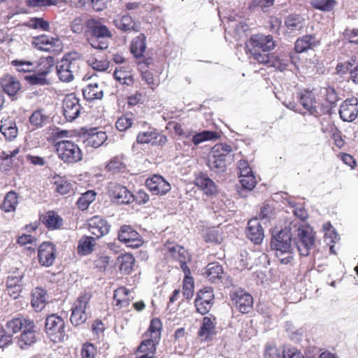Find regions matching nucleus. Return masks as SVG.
<instances>
[{"label": "nucleus", "instance_id": "obj_54", "mask_svg": "<svg viewBox=\"0 0 358 358\" xmlns=\"http://www.w3.org/2000/svg\"><path fill=\"white\" fill-rule=\"evenodd\" d=\"M203 238L206 242L220 243L222 238L217 229H208L203 234Z\"/></svg>", "mask_w": 358, "mask_h": 358}, {"label": "nucleus", "instance_id": "obj_3", "mask_svg": "<svg viewBox=\"0 0 358 358\" xmlns=\"http://www.w3.org/2000/svg\"><path fill=\"white\" fill-rule=\"evenodd\" d=\"M85 33L91 36L89 42L95 49L106 50L109 45V40L113 38V34L100 20L94 18L88 19L85 22Z\"/></svg>", "mask_w": 358, "mask_h": 358}, {"label": "nucleus", "instance_id": "obj_58", "mask_svg": "<svg viewBox=\"0 0 358 358\" xmlns=\"http://www.w3.org/2000/svg\"><path fill=\"white\" fill-rule=\"evenodd\" d=\"M322 229L324 232V237L330 238L331 242H336L339 239L338 234L335 231L330 222L324 223Z\"/></svg>", "mask_w": 358, "mask_h": 358}, {"label": "nucleus", "instance_id": "obj_27", "mask_svg": "<svg viewBox=\"0 0 358 358\" xmlns=\"http://www.w3.org/2000/svg\"><path fill=\"white\" fill-rule=\"evenodd\" d=\"M114 25L119 29L125 31H140V26L138 23L134 22L131 17L125 15L122 17L117 16L113 20Z\"/></svg>", "mask_w": 358, "mask_h": 358}, {"label": "nucleus", "instance_id": "obj_24", "mask_svg": "<svg viewBox=\"0 0 358 358\" xmlns=\"http://www.w3.org/2000/svg\"><path fill=\"white\" fill-rule=\"evenodd\" d=\"M220 137L218 133L212 131H203L199 133H196L192 138L189 134H187L185 136V139L182 143L185 145H191V143H193L195 145H197L206 141L215 140Z\"/></svg>", "mask_w": 358, "mask_h": 358}, {"label": "nucleus", "instance_id": "obj_35", "mask_svg": "<svg viewBox=\"0 0 358 358\" xmlns=\"http://www.w3.org/2000/svg\"><path fill=\"white\" fill-rule=\"evenodd\" d=\"M18 204V196L15 192H8L1 204V208L6 213L14 212Z\"/></svg>", "mask_w": 358, "mask_h": 358}, {"label": "nucleus", "instance_id": "obj_18", "mask_svg": "<svg viewBox=\"0 0 358 358\" xmlns=\"http://www.w3.org/2000/svg\"><path fill=\"white\" fill-rule=\"evenodd\" d=\"M87 226L89 231L96 239L107 234L110 227L107 221L99 216H94L90 219L87 221Z\"/></svg>", "mask_w": 358, "mask_h": 358}, {"label": "nucleus", "instance_id": "obj_51", "mask_svg": "<svg viewBox=\"0 0 358 358\" xmlns=\"http://www.w3.org/2000/svg\"><path fill=\"white\" fill-rule=\"evenodd\" d=\"M159 341L154 342V338L150 337L142 341L141 345L138 347V351L147 354H155L156 346Z\"/></svg>", "mask_w": 358, "mask_h": 358}, {"label": "nucleus", "instance_id": "obj_56", "mask_svg": "<svg viewBox=\"0 0 358 358\" xmlns=\"http://www.w3.org/2000/svg\"><path fill=\"white\" fill-rule=\"evenodd\" d=\"M47 118V116L43 115L41 110H36L30 116L29 122L32 125L41 127L45 124Z\"/></svg>", "mask_w": 358, "mask_h": 358}, {"label": "nucleus", "instance_id": "obj_38", "mask_svg": "<svg viewBox=\"0 0 358 358\" xmlns=\"http://www.w3.org/2000/svg\"><path fill=\"white\" fill-rule=\"evenodd\" d=\"M113 76L115 79L122 85L129 86L134 83V78L131 73L122 66L115 69Z\"/></svg>", "mask_w": 358, "mask_h": 358}, {"label": "nucleus", "instance_id": "obj_30", "mask_svg": "<svg viewBox=\"0 0 358 358\" xmlns=\"http://www.w3.org/2000/svg\"><path fill=\"white\" fill-rule=\"evenodd\" d=\"M215 318L212 315L206 316L203 318V322L198 335L204 339H208L215 334Z\"/></svg>", "mask_w": 358, "mask_h": 358}, {"label": "nucleus", "instance_id": "obj_46", "mask_svg": "<svg viewBox=\"0 0 358 358\" xmlns=\"http://www.w3.org/2000/svg\"><path fill=\"white\" fill-rule=\"evenodd\" d=\"M181 252L179 254V257L177 259V261L179 262L180 268L183 271L185 275H191V271L187 266V262H190L192 259L191 255L188 252V251L185 249H180Z\"/></svg>", "mask_w": 358, "mask_h": 358}, {"label": "nucleus", "instance_id": "obj_7", "mask_svg": "<svg viewBox=\"0 0 358 358\" xmlns=\"http://www.w3.org/2000/svg\"><path fill=\"white\" fill-rule=\"evenodd\" d=\"M45 331L54 343L61 342L66 337L65 324L62 317L52 314L46 317Z\"/></svg>", "mask_w": 358, "mask_h": 358}, {"label": "nucleus", "instance_id": "obj_33", "mask_svg": "<svg viewBox=\"0 0 358 358\" xmlns=\"http://www.w3.org/2000/svg\"><path fill=\"white\" fill-rule=\"evenodd\" d=\"M83 94L87 101L101 99L103 96L102 87L97 83L88 84L83 90Z\"/></svg>", "mask_w": 358, "mask_h": 358}, {"label": "nucleus", "instance_id": "obj_2", "mask_svg": "<svg viewBox=\"0 0 358 358\" xmlns=\"http://www.w3.org/2000/svg\"><path fill=\"white\" fill-rule=\"evenodd\" d=\"M275 47L271 35L255 34L245 42V50L248 59L259 64L268 61V52Z\"/></svg>", "mask_w": 358, "mask_h": 358}, {"label": "nucleus", "instance_id": "obj_42", "mask_svg": "<svg viewBox=\"0 0 358 358\" xmlns=\"http://www.w3.org/2000/svg\"><path fill=\"white\" fill-rule=\"evenodd\" d=\"M2 134L8 140L14 139L17 135V128L15 123L5 121L0 127Z\"/></svg>", "mask_w": 358, "mask_h": 358}, {"label": "nucleus", "instance_id": "obj_22", "mask_svg": "<svg viewBox=\"0 0 358 358\" xmlns=\"http://www.w3.org/2000/svg\"><path fill=\"white\" fill-rule=\"evenodd\" d=\"M299 103L310 115H315L317 112V101L315 93L311 90H304L298 94Z\"/></svg>", "mask_w": 358, "mask_h": 358}, {"label": "nucleus", "instance_id": "obj_62", "mask_svg": "<svg viewBox=\"0 0 358 358\" xmlns=\"http://www.w3.org/2000/svg\"><path fill=\"white\" fill-rule=\"evenodd\" d=\"M293 213L300 220H305L308 217V213L304 207L301 204L292 205Z\"/></svg>", "mask_w": 358, "mask_h": 358}, {"label": "nucleus", "instance_id": "obj_32", "mask_svg": "<svg viewBox=\"0 0 358 358\" xmlns=\"http://www.w3.org/2000/svg\"><path fill=\"white\" fill-rule=\"evenodd\" d=\"M131 52L136 58L142 57L146 50L145 36L143 34H140L134 38L131 43Z\"/></svg>", "mask_w": 358, "mask_h": 358}, {"label": "nucleus", "instance_id": "obj_37", "mask_svg": "<svg viewBox=\"0 0 358 358\" xmlns=\"http://www.w3.org/2000/svg\"><path fill=\"white\" fill-rule=\"evenodd\" d=\"M43 222L48 229L52 230L60 228L63 224V220L54 211L46 213Z\"/></svg>", "mask_w": 358, "mask_h": 358}, {"label": "nucleus", "instance_id": "obj_40", "mask_svg": "<svg viewBox=\"0 0 358 358\" xmlns=\"http://www.w3.org/2000/svg\"><path fill=\"white\" fill-rule=\"evenodd\" d=\"M120 270L124 274H129L131 272L134 265L135 259L132 255L127 253L118 258Z\"/></svg>", "mask_w": 358, "mask_h": 358}, {"label": "nucleus", "instance_id": "obj_5", "mask_svg": "<svg viewBox=\"0 0 358 358\" xmlns=\"http://www.w3.org/2000/svg\"><path fill=\"white\" fill-rule=\"evenodd\" d=\"M80 62L73 56L67 54L57 64V73L59 80L64 83H69L74 78L80 68Z\"/></svg>", "mask_w": 358, "mask_h": 358}, {"label": "nucleus", "instance_id": "obj_12", "mask_svg": "<svg viewBox=\"0 0 358 358\" xmlns=\"http://www.w3.org/2000/svg\"><path fill=\"white\" fill-rule=\"evenodd\" d=\"M214 294L211 288H205L200 290L196 295L194 305L196 311L201 315H206L213 305Z\"/></svg>", "mask_w": 358, "mask_h": 358}, {"label": "nucleus", "instance_id": "obj_20", "mask_svg": "<svg viewBox=\"0 0 358 358\" xmlns=\"http://www.w3.org/2000/svg\"><path fill=\"white\" fill-rule=\"evenodd\" d=\"M107 138L106 132L93 128L85 134L83 143L86 147L97 148L102 145Z\"/></svg>", "mask_w": 358, "mask_h": 358}, {"label": "nucleus", "instance_id": "obj_17", "mask_svg": "<svg viewBox=\"0 0 358 358\" xmlns=\"http://www.w3.org/2000/svg\"><path fill=\"white\" fill-rule=\"evenodd\" d=\"M268 61H265V62H262L261 64H268L281 71L287 69L292 60L289 52H276L273 54L268 53Z\"/></svg>", "mask_w": 358, "mask_h": 358}, {"label": "nucleus", "instance_id": "obj_59", "mask_svg": "<svg viewBox=\"0 0 358 358\" xmlns=\"http://www.w3.org/2000/svg\"><path fill=\"white\" fill-rule=\"evenodd\" d=\"M336 1H311L313 8L322 11H331L335 6Z\"/></svg>", "mask_w": 358, "mask_h": 358}, {"label": "nucleus", "instance_id": "obj_25", "mask_svg": "<svg viewBox=\"0 0 358 358\" xmlns=\"http://www.w3.org/2000/svg\"><path fill=\"white\" fill-rule=\"evenodd\" d=\"M52 64H50L48 61L45 62L44 66L38 70V72L33 75L27 76L25 77L31 85H45L48 83L45 76L51 71Z\"/></svg>", "mask_w": 358, "mask_h": 358}, {"label": "nucleus", "instance_id": "obj_26", "mask_svg": "<svg viewBox=\"0 0 358 358\" xmlns=\"http://www.w3.org/2000/svg\"><path fill=\"white\" fill-rule=\"evenodd\" d=\"M29 329L27 331L21 333L17 338V346L22 350H27L31 347L37 341L36 327L34 328L28 327Z\"/></svg>", "mask_w": 358, "mask_h": 358}, {"label": "nucleus", "instance_id": "obj_55", "mask_svg": "<svg viewBox=\"0 0 358 358\" xmlns=\"http://www.w3.org/2000/svg\"><path fill=\"white\" fill-rule=\"evenodd\" d=\"M106 169L109 171L116 173L123 171L125 169V164L123 162L122 158L116 157L110 161V162L106 166Z\"/></svg>", "mask_w": 358, "mask_h": 358}, {"label": "nucleus", "instance_id": "obj_49", "mask_svg": "<svg viewBox=\"0 0 358 358\" xmlns=\"http://www.w3.org/2000/svg\"><path fill=\"white\" fill-rule=\"evenodd\" d=\"M138 235L131 227L125 225L121 227L118 234V239L120 241L124 243L134 239V237H138Z\"/></svg>", "mask_w": 358, "mask_h": 358}, {"label": "nucleus", "instance_id": "obj_6", "mask_svg": "<svg viewBox=\"0 0 358 358\" xmlns=\"http://www.w3.org/2000/svg\"><path fill=\"white\" fill-rule=\"evenodd\" d=\"M55 148L59 158L65 163H76L83 158L80 148L71 141H59L56 143Z\"/></svg>", "mask_w": 358, "mask_h": 358}, {"label": "nucleus", "instance_id": "obj_10", "mask_svg": "<svg viewBox=\"0 0 358 358\" xmlns=\"http://www.w3.org/2000/svg\"><path fill=\"white\" fill-rule=\"evenodd\" d=\"M232 305L241 313H248L252 309V296L243 289H237L230 294Z\"/></svg>", "mask_w": 358, "mask_h": 358}, {"label": "nucleus", "instance_id": "obj_44", "mask_svg": "<svg viewBox=\"0 0 358 358\" xmlns=\"http://www.w3.org/2000/svg\"><path fill=\"white\" fill-rule=\"evenodd\" d=\"M53 183L55 190L60 194H68L72 189L71 184L59 176L53 178Z\"/></svg>", "mask_w": 358, "mask_h": 358}, {"label": "nucleus", "instance_id": "obj_31", "mask_svg": "<svg viewBox=\"0 0 358 358\" xmlns=\"http://www.w3.org/2000/svg\"><path fill=\"white\" fill-rule=\"evenodd\" d=\"M47 301V293L41 287H36L32 291L31 306L36 311H41Z\"/></svg>", "mask_w": 358, "mask_h": 358}, {"label": "nucleus", "instance_id": "obj_60", "mask_svg": "<svg viewBox=\"0 0 358 358\" xmlns=\"http://www.w3.org/2000/svg\"><path fill=\"white\" fill-rule=\"evenodd\" d=\"M283 358H303V356L296 348L285 347L283 350Z\"/></svg>", "mask_w": 358, "mask_h": 358}, {"label": "nucleus", "instance_id": "obj_13", "mask_svg": "<svg viewBox=\"0 0 358 358\" xmlns=\"http://www.w3.org/2000/svg\"><path fill=\"white\" fill-rule=\"evenodd\" d=\"M63 113L66 120L72 122L80 113L81 106L79 99L73 94L66 95L63 101Z\"/></svg>", "mask_w": 358, "mask_h": 358}, {"label": "nucleus", "instance_id": "obj_4", "mask_svg": "<svg viewBox=\"0 0 358 358\" xmlns=\"http://www.w3.org/2000/svg\"><path fill=\"white\" fill-rule=\"evenodd\" d=\"M232 148L229 145L218 143L210 151L207 165L215 173H222L226 170L227 162L232 159Z\"/></svg>", "mask_w": 358, "mask_h": 358}, {"label": "nucleus", "instance_id": "obj_1", "mask_svg": "<svg viewBox=\"0 0 358 358\" xmlns=\"http://www.w3.org/2000/svg\"><path fill=\"white\" fill-rule=\"evenodd\" d=\"M292 241H294L299 255L308 257L315 245V233L310 226L293 220L289 226L273 235L271 247L282 264H288L293 260L294 248Z\"/></svg>", "mask_w": 358, "mask_h": 358}, {"label": "nucleus", "instance_id": "obj_64", "mask_svg": "<svg viewBox=\"0 0 358 358\" xmlns=\"http://www.w3.org/2000/svg\"><path fill=\"white\" fill-rule=\"evenodd\" d=\"M264 358H281L280 351L275 346L268 345L265 350Z\"/></svg>", "mask_w": 358, "mask_h": 358}, {"label": "nucleus", "instance_id": "obj_50", "mask_svg": "<svg viewBox=\"0 0 358 358\" xmlns=\"http://www.w3.org/2000/svg\"><path fill=\"white\" fill-rule=\"evenodd\" d=\"M194 283L190 275H185L183 280V295L187 299H190L194 295Z\"/></svg>", "mask_w": 358, "mask_h": 358}, {"label": "nucleus", "instance_id": "obj_39", "mask_svg": "<svg viewBox=\"0 0 358 358\" xmlns=\"http://www.w3.org/2000/svg\"><path fill=\"white\" fill-rule=\"evenodd\" d=\"M285 26L289 31H299L305 26L304 20L300 15H289L285 20Z\"/></svg>", "mask_w": 358, "mask_h": 358}, {"label": "nucleus", "instance_id": "obj_48", "mask_svg": "<svg viewBox=\"0 0 358 358\" xmlns=\"http://www.w3.org/2000/svg\"><path fill=\"white\" fill-rule=\"evenodd\" d=\"M157 131L155 129H149L148 131L140 132L137 136V143L140 144L151 143L152 144L156 138Z\"/></svg>", "mask_w": 358, "mask_h": 358}, {"label": "nucleus", "instance_id": "obj_23", "mask_svg": "<svg viewBox=\"0 0 358 358\" xmlns=\"http://www.w3.org/2000/svg\"><path fill=\"white\" fill-rule=\"evenodd\" d=\"M34 326H35V324L33 320L24 317H14L8 321L6 323L7 330L11 331L13 334H16L20 331L23 333L24 331H27L29 329L28 327H30L31 329L34 328Z\"/></svg>", "mask_w": 358, "mask_h": 358}, {"label": "nucleus", "instance_id": "obj_43", "mask_svg": "<svg viewBox=\"0 0 358 358\" xmlns=\"http://www.w3.org/2000/svg\"><path fill=\"white\" fill-rule=\"evenodd\" d=\"M96 197V193L92 190L87 191L82 194L77 201V205L81 210H86L90 204L93 202Z\"/></svg>", "mask_w": 358, "mask_h": 358}, {"label": "nucleus", "instance_id": "obj_9", "mask_svg": "<svg viewBox=\"0 0 358 358\" xmlns=\"http://www.w3.org/2000/svg\"><path fill=\"white\" fill-rule=\"evenodd\" d=\"M33 44L39 50L58 55L63 49L62 41L47 35H41L34 38Z\"/></svg>", "mask_w": 358, "mask_h": 358}, {"label": "nucleus", "instance_id": "obj_47", "mask_svg": "<svg viewBox=\"0 0 358 358\" xmlns=\"http://www.w3.org/2000/svg\"><path fill=\"white\" fill-rule=\"evenodd\" d=\"M162 322L159 319L154 318L151 320L148 332L150 337L154 338V342L159 341L161 336Z\"/></svg>", "mask_w": 358, "mask_h": 358}, {"label": "nucleus", "instance_id": "obj_8", "mask_svg": "<svg viewBox=\"0 0 358 358\" xmlns=\"http://www.w3.org/2000/svg\"><path fill=\"white\" fill-rule=\"evenodd\" d=\"M92 295L85 292L80 295L73 303L71 315V322L74 326L83 324L87 319L88 315L86 309L89 305Z\"/></svg>", "mask_w": 358, "mask_h": 358}, {"label": "nucleus", "instance_id": "obj_28", "mask_svg": "<svg viewBox=\"0 0 358 358\" xmlns=\"http://www.w3.org/2000/svg\"><path fill=\"white\" fill-rule=\"evenodd\" d=\"M319 44V40L315 35H306L299 38L295 42L294 49L296 52L302 53L313 49Z\"/></svg>", "mask_w": 358, "mask_h": 358}, {"label": "nucleus", "instance_id": "obj_11", "mask_svg": "<svg viewBox=\"0 0 358 358\" xmlns=\"http://www.w3.org/2000/svg\"><path fill=\"white\" fill-rule=\"evenodd\" d=\"M108 194L113 202L118 204H129L134 201V195L124 186L111 183Z\"/></svg>", "mask_w": 358, "mask_h": 358}, {"label": "nucleus", "instance_id": "obj_21", "mask_svg": "<svg viewBox=\"0 0 358 358\" xmlns=\"http://www.w3.org/2000/svg\"><path fill=\"white\" fill-rule=\"evenodd\" d=\"M246 235L255 244L262 243L264 236V230L257 218H253L248 221Z\"/></svg>", "mask_w": 358, "mask_h": 358}, {"label": "nucleus", "instance_id": "obj_34", "mask_svg": "<svg viewBox=\"0 0 358 358\" xmlns=\"http://www.w3.org/2000/svg\"><path fill=\"white\" fill-rule=\"evenodd\" d=\"M129 291L125 287H119L114 291L115 306L118 308H126L129 305Z\"/></svg>", "mask_w": 358, "mask_h": 358}, {"label": "nucleus", "instance_id": "obj_16", "mask_svg": "<svg viewBox=\"0 0 358 358\" xmlns=\"http://www.w3.org/2000/svg\"><path fill=\"white\" fill-rule=\"evenodd\" d=\"M146 187L156 195L166 194L171 189L170 184L161 176L154 175L145 181Z\"/></svg>", "mask_w": 358, "mask_h": 358}, {"label": "nucleus", "instance_id": "obj_61", "mask_svg": "<svg viewBox=\"0 0 358 358\" xmlns=\"http://www.w3.org/2000/svg\"><path fill=\"white\" fill-rule=\"evenodd\" d=\"M240 182L244 189L251 190L255 187L257 181L254 175L252 174L245 178H241Z\"/></svg>", "mask_w": 358, "mask_h": 358}, {"label": "nucleus", "instance_id": "obj_29", "mask_svg": "<svg viewBox=\"0 0 358 358\" xmlns=\"http://www.w3.org/2000/svg\"><path fill=\"white\" fill-rule=\"evenodd\" d=\"M1 85L5 93L9 96L15 95L21 88V84L14 77L7 75L1 81Z\"/></svg>", "mask_w": 358, "mask_h": 358}, {"label": "nucleus", "instance_id": "obj_19", "mask_svg": "<svg viewBox=\"0 0 358 358\" xmlns=\"http://www.w3.org/2000/svg\"><path fill=\"white\" fill-rule=\"evenodd\" d=\"M194 184L207 196H213L217 192L216 184L206 173H199L195 178Z\"/></svg>", "mask_w": 358, "mask_h": 358}, {"label": "nucleus", "instance_id": "obj_63", "mask_svg": "<svg viewBox=\"0 0 358 358\" xmlns=\"http://www.w3.org/2000/svg\"><path fill=\"white\" fill-rule=\"evenodd\" d=\"M273 216V208L269 205H264L262 207L259 217L262 220L268 221Z\"/></svg>", "mask_w": 358, "mask_h": 358}, {"label": "nucleus", "instance_id": "obj_45", "mask_svg": "<svg viewBox=\"0 0 358 358\" xmlns=\"http://www.w3.org/2000/svg\"><path fill=\"white\" fill-rule=\"evenodd\" d=\"M18 72H30L35 69L36 65L34 62L24 59H15L11 62Z\"/></svg>", "mask_w": 358, "mask_h": 358}, {"label": "nucleus", "instance_id": "obj_52", "mask_svg": "<svg viewBox=\"0 0 358 358\" xmlns=\"http://www.w3.org/2000/svg\"><path fill=\"white\" fill-rule=\"evenodd\" d=\"M248 26L245 23L240 22L234 27V37L236 41H243L248 36Z\"/></svg>", "mask_w": 358, "mask_h": 358}, {"label": "nucleus", "instance_id": "obj_53", "mask_svg": "<svg viewBox=\"0 0 358 358\" xmlns=\"http://www.w3.org/2000/svg\"><path fill=\"white\" fill-rule=\"evenodd\" d=\"M133 124V119L131 115L126 114L119 117L115 123L116 128L120 131H124L131 127Z\"/></svg>", "mask_w": 358, "mask_h": 358}, {"label": "nucleus", "instance_id": "obj_41", "mask_svg": "<svg viewBox=\"0 0 358 358\" xmlns=\"http://www.w3.org/2000/svg\"><path fill=\"white\" fill-rule=\"evenodd\" d=\"M222 274L223 268L218 263H210L208 264L205 275L209 280L213 282L217 279H220L222 278Z\"/></svg>", "mask_w": 358, "mask_h": 358}, {"label": "nucleus", "instance_id": "obj_15", "mask_svg": "<svg viewBox=\"0 0 358 358\" xmlns=\"http://www.w3.org/2000/svg\"><path fill=\"white\" fill-rule=\"evenodd\" d=\"M358 100L356 98L346 99L340 107L339 115L345 122L354 121L358 115Z\"/></svg>", "mask_w": 358, "mask_h": 358}, {"label": "nucleus", "instance_id": "obj_36", "mask_svg": "<svg viewBox=\"0 0 358 358\" xmlns=\"http://www.w3.org/2000/svg\"><path fill=\"white\" fill-rule=\"evenodd\" d=\"M95 238L91 236H83L78 245V252L80 255H87L93 251L95 245Z\"/></svg>", "mask_w": 358, "mask_h": 358}, {"label": "nucleus", "instance_id": "obj_14", "mask_svg": "<svg viewBox=\"0 0 358 358\" xmlns=\"http://www.w3.org/2000/svg\"><path fill=\"white\" fill-rule=\"evenodd\" d=\"M56 259V248L50 242H43L38 250V259L39 264L45 267L52 266Z\"/></svg>", "mask_w": 358, "mask_h": 358}, {"label": "nucleus", "instance_id": "obj_57", "mask_svg": "<svg viewBox=\"0 0 358 358\" xmlns=\"http://www.w3.org/2000/svg\"><path fill=\"white\" fill-rule=\"evenodd\" d=\"M81 358H96V348L92 343H85L81 348Z\"/></svg>", "mask_w": 358, "mask_h": 358}]
</instances>
